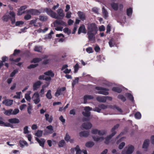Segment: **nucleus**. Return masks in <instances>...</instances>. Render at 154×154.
Returning a JSON list of instances; mask_svg holds the SVG:
<instances>
[{"instance_id": "nucleus-51", "label": "nucleus", "mask_w": 154, "mask_h": 154, "mask_svg": "<svg viewBox=\"0 0 154 154\" xmlns=\"http://www.w3.org/2000/svg\"><path fill=\"white\" fill-rule=\"evenodd\" d=\"M38 64H31L27 67V68L29 69L32 68H34L36 67L37 66H38Z\"/></svg>"}, {"instance_id": "nucleus-38", "label": "nucleus", "mask_w": 154, "mask_h": 154, "mask_svg": "<svg viewBox=\"0 0 154 154\" xmlns=\"http://www.w3.org/2000/svg\"><path fill=\"white\" fill-rule=\"evenodd\" d=\"M66 144L64 140H62L60 141L58 144L59 147H63Z\"/></svg>"}, {"instance_id": "nucleus-45", "label": "nucleus", "mask_w": 154, "mask_h": 154, "mask_svg": "<svg viewBox=\"0 0 154 154\" xmlns=\"http://www.w3.org/2000/svg\"><path fill=\"white\" fill-rule=\"evenodd\" d=\"M42 59L39 58H35L33 59L31 63H38L39 62L42 61Z\"/></svg>"}, {"instance_id": "nucleus-50", "label": "nucleus", "mask_w": 154, "mask_h": 154, "mask_svg": "<svg viewBox=\"0 0 154 154\" xmlns=\"http://www.w3.org/2000/svg\"><path fill=\"white\" fill-rule=\"evenodd\" d=\"M106 133V131L105 130H98V134L100 136H103Z\"/></svg>"}, {"instance_id": "nucleus-36", "label": "nucleus", "mask_w": 154, "mask_h": 154, "mask_svg": "<svg viewBox=\"0 0 154 154\" xmlns=\"http://www.w3.org/2000/svg\"><path fill=\"white\" fill-rule=\"evenodd\" d=\"M31 93V91H29L28 92V93L26 94H25V98L27 101L29 102H30V100L31 99V98L30 96V94Z\"/></svg>"}, {"instance_id": "nucleus-19", "label": "nucleus", "mask_w": 154, "mask_h": 154, "mask_svg": "<svg viewBox=\"0 0 154 154\" xmlns=\"http://www.w3.org/2000/svg\"><path fill=\"white\" fill-rule=\"evenodd\" d=\"M89 132L87 131H82L80 132L79 133L80 136L81 137H86L89 136Z\"/></svg>"}, {"instance_id": "nucleus-7", "label": "nucleus", "mask_w": 154, "mask_h": 154, "mask_svg": "<svg viewBox=\"0 0 154 154\" xmlns=\"http://www.w3.org/2000/svg\"><path fill=\"white\" fill-rule=\"evenodd\" d=\"M92 108L89 106H86L84 108L85 112H82V114L85 117H89L91 115L90 111L92 110Z\"/></svg>"}, {"instance_id": "nucleus-55", "label": "nucleus", "mask_w": 154, "mask_h": 154, "mask_svg": "<svg viewBox=\"0 0 154 154\" xmlns=\"http://www.w3.org/2000/svg\"><path fill=\"white\" fill-rule=\"evenodd\" d=\"M70 139V137L68 134V133H67L66 134V136L64 137V139L65 140L68 142L69 141Z\"/></svg>"}, {"instance_id": "nucleus-28", "label": "nucleus", "mask_w": 154, "mask_h": 154, "mask_svg": "<svg viewBox=\"0 0 154 154\" xmlns=\"http://www.w3.org/2000/svg\"><path fill=\"white\" fill-rule=\"evenodd\" d=\"M57 12L59 16L62 18H63L65 16V14L63 13V10L61 8L58 9Z\"/></svg>"}, {"instance_id": "nucleus-61", "label": "nucleus", "mask_w": 154, "mask_h": 154, "mask_svg": "<svg viewBox=\"0 0 154 154\" xmlns=\"http://www.w3.org/2000/svg\"><path fill=\"white\" fill-rule=\"evenodd\" d=\"M20 50L15 49L14 51V52L13 54V55L14 56H15L20 53Z\"/></svg>"}, {"instance_id": "nucleus-27", "label": "nucleus", "mask_w": 154, "mask_h": 154, "mask_svg": "<svg viewBox=\"0 0 154 154\" xmlns=\"http://www.w3.org/2000/svg\"><path fill=\"white\" fill-rule=\"evenodd\" d=\"M123 5L122 4H120L119 5L118 3H116V11L119 9L120 12H122L123 11Z\"/></svg>"}, {"instance_id": "nucleus-35", "label": "nucleus", "mask_w": 154, "mask_h": 154, "mask_svg": "<svg viewBox=\"0 0 154 154\" xmlns=\"http://www.w3.org/2000/svg\"><path fill=\"white\" fill-rule=\"evenodd\" d=\"M44 74L46 75L50 76L51 77H53L54 76V74L51 70H48L47 72H45Z\"/></svg>"}, {"instance_id": "nucleus-2", "label": "nucleus", "mask_w": 154, "mask_h": 154, "mask_svg": "<svg viewBox=\"0 0 154 154\" xmlns=\"http://www.w3.org/2000/svg\"><path fill=\"white\" fill-rule=\"evenodd\" d=\"M134 146L131 145L126 147L122 152V154H132L134 150Z\"/></svg>"}, {"instance_id": "nucleus-39", "label": "nucleus", "mask_w": 154, "mask_h": 154, "mask_svg": "<svg viewBox=\"0 0 154 154\" xmlns=\"http://www.w3.org/2000/svg\"><path fill=\"white\" fill-rule=\"evenodd\" d=\"M19 143L21 147L24 146V145L26 146H28V144L27 142L24 140H20L19 142Z\"/></svg>"}, {"instance_id": "nucleus-14", "label": "nucleus", "mask_w": 154, "mask_h": 154, "mask_svg": "<svg viewBox=\"0 0 154 154\" xmlns=\"http://www.w3.org/2000/svg\"><path fill=\"white\" fill-rule=\"evenodd\" d=\"M82 127L85 129H88L92 127V125L90 122H85L82 125Z\"/></svg>"}, {"instance_id": "nucleus-16", "label": "nucleus", "mask_w": 154, "mask_h": 154, "mask_svg": "<svg viewBox=\"0 0 154 154\" xmlns=\"http://www.w3.org/2000/svg\"><path fill=\"white\" fill-rule=\"evenodd\" d=\"M13 100L9 99L4 100L2 102V103L5 104L6 106H11L13 103Z\"/></svg>"}, {"instance_id": "nucleus-5", "label": "nucleus", "mask_w": 154, "mask_h": 154, "mask_svg": "<svg viewBox=\"0 0 154 154\" xmlns=\"http://www.w3.org/2000/svg\"><path fill=\"white\" fill-rule=\"evenodd\" d=\"M116 125H114L113 127L111 129V131L112 132V134L107 136L105 138V143L106 144H108L111 138L115 135L116 134Z\"/></svg>"}, {"instance_id": "nucleus-3", "label": "nucleus", "mask_w": 154, "mask_h": 154, "mask_svg": "<svg viewBox=\"0 0 154 154\" xmlns=\"http://www.w3.org/2000/svg\"><path fill=\"white\" fill-rule=\"evenodd\" d=\"M44 11L46 12L48 15L51 16L52 18L56 19L60 18H59L57 14L56 13L54 12L49 8H46L44 9Z\"/></svg>"}, {"instance_id": "nucleus-41", "label": "nucleus", "mask_w": 154, "mask_h": 154, "mask_svg": "<svg viewBox=\"0 0 154 154\" xmlns=\"http://www.w3.org/2000/svg\"><path fill=\"white\" fill-rule=\"evenodd\" d=\"M13 110L11 109L5 110V111L4 112V114L7 116H9L12 114V112Z\"/></svg>"}, {"instance_id": "nucleus-20", "label": "nucleus", "mask_w": 154, "mask_h": 154, "mask_svg": "<svg viewBox=\"0 0 154 154\" xmlns=\"http://www.w3.org/2000/svg\"><path fill=\"white\" fill-rule=\"evenodd\" d=\"M0 125H2V126L7 127H10L11 128H13V125L8 122H5L1 120H0Z\"/></svg>"}, {"instance_id": "nucleus-58", "label": "nucleus", "mask_w": 154, "mask_h": 154, "mask_svg": "<svg viewBox=\"0 0 154 154\" xmlns=\"http://www.w3.org/2000/svg\"><path fill=\"white\" fill-rule=\"evenodd\" d=\"M125 145V143L124 142H122L119 145V149H122Z\"/></svg>"}, {"instance_id": "nucleus-13", "label": "nucleus", "mask_w": 154, "mask_h": 154, "mask_svg": "<svg viewBox=\"0 0 154 154\" xmlns=\"http://www.w3.org/2000/svg\"><path fill=\"white\" fill-rule=\"evenodd\" d=\"M96 34L95 32L88 31V35L89 40L90 41L94 40L95 38V35Z\"/></svg>"}, {"instance_id": "nucleus-42", "label": "nucleus", "mask_w": 154, "mask_h": 154, "mask_svg": "<svg viewBox=\"0 0 154 154\" xmlns=\"http://www.w3.org/2000/svg\"><path fill=\"white\" fill-rule=\"evenodd\" d=\"M42 134L43 131H42L38 130L35 134V135L38 137H40L42 136Z\"/></svg>"}, {"instance_id": "nucleus-56", "label": "nucleus", "mask_w": 154, "mask_h": 154, "mask_svg": "<svg viewBox=\"0 0 154 154\" xmlns=\"http://www.w3.org/2000/svg\"><path fill=\"white\" fill-rule=\"evenodd\" d=\"M79 67V66L78 63H76L74 66V72L76 73L78 71Z\"/></svg>"}, {"instance_id": "nucleus-9", "label": "nucleus", "mask_w": 154, "mask_h": 154, "mask_svg": "<svg viewBox=\"0 0 154 154\" xmlns=\"http://www.w3.org/2000/svg\"><path fill=\"white\" fill-rule=\"evenodd\" d=\"M66 89L65 87H63L61 88H58L55 94V96L56 97H58L61 94H63V92Z\"/></svg>"}, {"instance_id": "nucleus-23", "label": "nucleus", "mask_w": 154, "mask_h": 154, "mask_svg": "<svg viewBox=\"0 0 154 154\" xmlns=\"http://www.w3.org/2000/svg\"><path fill=\"white\" fill-rule=\"evenodd\" d=\"M124 87L122 85H119L118 84H116V92L118 93H120L122 91Z\"/></svg>"}, {"instance_id": "nucleus-17", "label": "nucleus", "mask_w": 154, "mask_h": 154, "mask_svg": "<svg viewBox=\"0 0 154 154\" xmlns=\"http://www.w3.org/2000/svg\"><path fill=\"white\" fill-rule=\"evenodd\" d=\"M35 140L39 143L40 146L42 147H44V145L45 141L44 138H41V140L36 137L35 138Z\"/></svg>"}, {"instance_id": "nucleus-4", "label": "nucleus", "mask_w": 154, "mask_h": 154, "mask_svg": "<svg viewBox=\"0 0 154 154\" xmlns=\"http://www.w3.org/2000/svg\"><path fill=\"white\" fill-rule=\"evenodd\" d=\"M88 32L97 33L98 31L97 25L95 23H91L88 25Z\"/></svg>"}, {"instance_id": "nucleus-43", "label": "nucleus", "mask_w": 154, "mask_h": 154, "mask_svg": "<svg viewBox=\"0 0 154 154\" xmlns=\"http://www.w3.org/2000/svg\"><path fill=\"white\" fill-rule=\"evenodd\" d=\"M51 91L50 90H49L46 94L47 98L49 99H51L52 98V95L51 93Z\"/></svg>"}, {"instance_id": "nucleus-31", "label": "nucleus", "mask_w": 154, "mask_h": 154, "mask_svg": "<svg viewBox=\"0 0 154 154\" xmlns=\"http://www.w3.org/2000/svg\"><path fill=\"white\" fill-rule=\"evenodd\" d=\"M55 23L63 26H64L66 24V23L61 20H57L55 21L54 24Z\"/></svg>"}, {"instance_id": "nucleus-22", "label": "nucleus", "mask_w": 154, "mask_h": 154, "mask_svg": "<svg viewBox=\"0 0 154 154\" xmlns=\"http://www.w3.org/2000/svg\"><path fill=\"white\" fill-rule=\"evenodd\" d=\"M92 137L94 140L97 142L99 141H102L104 139V138L103 137H98L97 136H92Z\"/></svg>"}, {"instance_id": "nucleus-52", "label": "nucleus", "mask_w": 154, "mask_h": 154, "mask_svg": "<svg viewBox=\"0 0 154 154\" xmlns=\"http://www.w3.org/2000/svg\"><path fill=\"white\" fill-rule=\"evenodd\" d=\"M24 24V22L22 21H17L15 23V26H21L20 25Z\"/></svg>"}, {"instance_id": "nucleus-48", "label": "nucleus", "mask_w": 154, "mask_h": 154, "mask_svg": "<svg viewBox=\"0 0 154 154\" xmlns=\"http://www.w3.org/2000/svg\"><path fill=\"white\" fill-rule=\"evenodd\" d=\"M98 107L100 108V109H105L107 108L108 105H105L103 104H100L98 105Z\"/></svg>"}, {"instance_id": "nucleus-62", "label": "nucleus", "mask_w": 154, "mask_h": 154, "mask_svg": "<svg viewBox=\"0 0 154 154\" xmlns=\"http://www.w3.org/2000/svg\"><path fill=\"white\" fill-rule=\"evenodd\" d=\"M28 126H25L23 129V133L25 134H26L29 132V131L28 130Z\"/></svg>"}, {"instance_id": "nucleus-60", "label": "nucleus", "mask_w": 154, "mask_h": 154, "mask_svg": "<svg viewBox=\"0 0 154 154\" xmlns=\"http://www.w3.org/2000/svg\"><path fill=\"white\" fill-rule=\"evenodd\" d=\"M86 51L89 53H92L93 52V49L91 47H88L86 49Z\"/></svg>"}, {"instance_id": "nucleus-49", "label": "nucleus", "mask_w": 154, "mask_h": 154, "mask_svg": "<svg viewBox=\"0 0 154 154\" xmlns=\"http://www.w3.org/2000/svg\"><path fill=\"white\" fill-rule=\"evenodd\" d=\"M141 114L139 112H136L134 114V116L137 119H140L141 118Z\"/></svg>"}, {"instance_id": "nucleus-11", "label": "nucleus", "mask_w": 154, "mask_h": 154, "mask_svg": "<svg viewBox=\"0 0 154 154\" xmlns=\"http://www.w3.org/2000/svg\"><path fill=\"white\" fill-rule=\"evenodd\" d=\"M77 14L79 19L82 20L84 21L86 19V16L85 13L81 11H78Z\"/></svg>"}, {"instance_id": "nucleus-57", "label": "nucleus", "mask_w": 154, "mask_h": 154, "mask_svg": "<svg viewBox=\"0 0 154 154\" xmlns=\"http://www.w3.org/2000/svg\"><path fill=\"white\" fill-rule=\"evenodd\" d=\"M31 18V15L29 14H27L24 17V19L26 20H28Z\"/></svg>"}, {"instance_id": "nucleus-30", "label": "nucleus", "mask_w": 154, "mask_h": 154, "mask_svg": "<svg viewBox=\"0 0 154 154\" xmlns=\"http://www.w3.org/2000/svg\"><path fill=\"white\" fill-rule=\"evenodd\" d=\"M94 145V143L91 141L87 142L85 144V146L88 148H91Z\"/></svg>"}, {"instance_id": "nucleus-21", "label": "nucleus", "mask_w": 154, "mask_h": 154, "mask_svg": "<svg viewBox=\"0 0 154 154\" xmlns=\"http://www.w3.org/2000/svg\"><path fill=\"white\" fill-rule=\"evenodd\" d=\"M93 98V96L91 95H85L84 97V103H86L88 100H92Z\"/></svg>"}, {"instance_id": "nucleus-53", "label": "nucleus", "mask_w": 154, "mask_h": 154, "mask_svg": "<svg viewBox=\"0 0 154 154\" xmlns=\"http://www.w3.org/2000/svg\"><path fill=\"white\" fill-rule=\"evenodd\" d=\"M25 12H26L24 10L20 8L18 10L17 14L18 15H22Z\"/></svg>"}, {"instance_id": "nucleus-44", "label": "nucleus", "mask_w": 154, "mask_h": 154, "mask_svg": "<svg viewBox=\"0 0 154 154\" xmlns=\"http://www.w3.org/2000/svg\"><path fill=\"white\" fill-rule=\"evenodd\" d=\"M39 19L40 20L44 22L47 20L48 17L46 16L40 15L39 17Z\"/></svg>"}, {"instance_id": "nucleus-15", "label": "nucleus", "mask_w": 154, "mask_h": 154, "mask_svg": "<svg viewBox=\"0 0 154 154\" xmlns=\"http://www.w3.org/2000/svg\"><path fill=\"white\" fill-rule=\"evenodd\" d=\"M42 84V82L39 81H38L35 83L33 85V90L34 91L37 90Z\"/></svg>"}, {"instance_id": "nucleus-26", "label": "nucleus", "mask_w": 154, "mask_h": 154, "mask_svg": "<svg viewBox=\"0 0 154 154\" xmlns=\"http://www.w3.org/2000/svg\"><path fill=\"white\" fill-rule=\"evenodd\" d=\"M125 95L126 97L128 99L131 100L132 102H133L134 101V97L131 94L127 93H126Z\"/></svg>"}, {"instance_id": "nucleus-6", "label": "nucleus", "mask_w": 154, "mask_h": 154, "mask_svg": "<svg viewBox=\"0 0 154 154\" xmlns=\"http://www.w3.org/2000/svg\"><path fill=\"white\" fill-rule=\"evenodd\" d=\"M32 99L35 104H38L40 101V97L38 92L34 94Z\"/></svg>"}, {"instance_id": "nucleus-32", "label": "nucleus", "mask_w": 154, "mask_h": 154, "mask_svg": "<svg viewBox=\"0 0 154 154\" xmlns=\"http://www.w3.org/2000/svg\"><path fill=\"white\" fill-rule=\"evenodd\" d=\"M118 98L121 100L123 102H124L126 100V97L122 94H119L117 96Z\"/></svg>"}, {"instance_id": "nucleus-54", "label": "nucleus", "mask_w": 154, "mask_h": 154, "mask_svg": "<svg viewBox=\"0 0 154 154\" xmlns=\"http://www.w3.org/2000/svg\"><path fill=\"white\" fill-rule=\"evenodd\" d=\"M18 72V69H16L13 70V71L11 73L10 76L11 77H14L15 74Z\"/></svg>"}, {"instance_id": "nucleus-12", "label": "nucleus", "mask_w": 154, "mask_h": 154, "mask_svg": "<svg viewBox=\"0 0 154 154\" xmlns=\"http://www.w3.org/2000/svg\"><path fill=\"white\" fill-rule=\"evenodd\" d=\"M81 32L85 34L86 33V28L84 24H82L80 26L78 29V34H80Z\"/></svg>"}, {"instance_id": "nucleus-59", "label": "nucleus", "mask_w": 154, "mask_h": 154, "mask_svg": "<svg viewBox=\"0 0 154 154\" xmlns=\"http://www.w3.org/2000/svg\"><path fill=\"white\" fill-rule=\"evenodd\" d=\"M19 112V110L18 109H15L12 112V115H16Z\"/></svg>"}, {"instance_id": "nucleus-29", "label": "nucleus", "mask_w": 154, "mask_h": 154, "mask_svg": "<svg viewBox=\"0 0 154 154\" xmlns=\"http://www.w3.org/2000/svg\"><path fill=\"white\" fill-rule=\"evenodd\" d=\"M102 13L103 17L105 19H106L108 17V13L107 11L105 8L104 7L102 8Z\"/></svg>"}, {"instance_id": "nucleus-34", "label": "nucleus", "mask_w": 154, "mask_h": 154, "mask_svg": "<svg viewBox=\"0 0 154 154\" xmlns=\"http://www.w3.org/2000/svg\"><path fill=\"white\" fill-rule=\"evenodd\" d=\"M42 50V47L41 46H36L35 47L34 51L38 52H41Z\"/></svg>"}, {"instance_id": "nucleus-24", "label": "nucleus", "mask_w": 154, "mask_h": 154, "mask_svg": "<svg viewBox=\"0 0 154 154\" xmlns=\"http://www.w3.org/2000/svg\"><path fill=\"white\" fill-rule=\"evenodd\" d=\"M97 100L100 102L105 103L106 102V96H99L97 97Z\"/></svg>"}, {"instance_id": "nucleus-63", "label": "nucleus", "mask_w": 154, "mask_h": 154, "mask_svg": "<svg viewBox=\"0 0 154 154\" xmlns=\"http://www.w3.org/2000/svg\"><path fill=\"white\" fill-rule=\"evenodd\" d=\"M91 132L92 134H96L98 133V130L97 129H94L91 130Z\"/></svg>"}, {"instance_id": "nucleus-33", "label": "nucleus", "mask_w": 154, "mask_h": 154, "mask_svg": "<svg viewBox=\"0 0 154 154\" xmlns=\"http://www.w3.org/2000/svg\"><path fill=\"white\" fill-rule=\"evenodd\" d=\"M109 44L110 47H113L116 44V42L115 39L112 38L109 40Z\"/></svg>"}, {"instance_id": "nucleus-37", "label": "nucleus", "mask_w": 154, "mask_h": 154, "mask_svg": "<svg viewBox=\"0 0 154 154\" xmlns=\"http://www.w3.org/2000/svg\"><path fill=\"white\" fill-rule=\"evenodd\" d=\"M133 12L132 9L131 8H129L127 9V14L128 16H131Z\"/></svg>"}, {"instance_id": "nucleus-1", "label": "nucleus", "mask_w": 154, "mask_h": 154, "mask_svg": "<svg viewBox=\"0 0 154 154\" xmlns=\"http://www.w3.org/2000/svg\"><path fill=\"white\" fill-rule=\"evenodd\" d=\"M95 89L99 91L97 92H96V93L105 95H108L109 94L108 92L109 89L108 88L101 87L97 86L95 88Z\"/></svg>"}, {"instance_id": "nucleus-18", "label": "nucleus", "mask_w": 154, "mask_h": 154, "mask_svg": "<svg viewBox=\"0 0 154 154\" xmlns=\"http://www.w3.org/2000/svg\"><path fill=\"white\" fill-rule=\"evenodd\" d=\"M8 122L11 124H18L20 122V120L16 118H13L9 119Z\"/></svg>"}, {"instance_id": "nucleus-10", "label": "nucleus", "mask_w": 154, "mask_h": 154, "mask_svg": "<svg viewBox=\"0 0 154 154\" xmlns=\"http://www.w3.org/2000/svg\"><path fill=\"white\" fill-rule=\"evenodd\" d=\"M9 15L11 16L10 19L11 21V24L12 25L14 24L15 23V13L14 11H10Z\"/></svg>"}, {"instance_id": "nucleus-25", "label": "nucleus", "mask_w": 154, "mask_h": 154, "mask_svg": "<svg viewBox=\"0 0 154 154\" xmlns=\"http://www.w3.org/2000/svg\"><path fill=\"white\" fill-rule=\"evenodd\" d=\"M149 140L148 139H146L143 143V149H147L149 146Z\"/></svg>"}, {"instance_id": "nucleus-46", "label": "nucleus", "mask_w": 154, "mask_h": 154, "mask_svg": "<svg viewBox=\"0 0 154 154\" xmlns=\"http://www.w3.org/2000/svg\"><path fill=\"white\" fill-rule=\"evenodd\" d=\"M10 16L9 15H6L4 16L3 17L2 19L4 21L7 22L9 19H10Z\"/></svg>"}, {"instance_id": "nucleus-64", "label": "nucleus", "mask_w": 154, "mask_h": 154, "mask_svg": "<svg viewBox=\"0 0 154 154\" xmlns=\"http://www.w3.org/2000/svg\"><path fill=\"white\" fill-rule=\"evenodd\" d=\"M111 31V26L109 24L106 27V33H109Z\"/></svg>"}, {"instance_id": "nucleus-8", "label": "nucleus", "mask_w": 154, "mask_h": 154, "mask_svg": "<svg viewBox=\"0 0 154 154\" xmlns=\"http://www.w3.org/2000/svg\"><path fill=\"white\" fill-rule=\"evenodd\" d=\"M25 12L27 14H30L32 15H36L39 14L40 13L38 10L34 9H30L26 10Z\"/></svg>"}, {"instance_id": "nucleus-40", "label": "nucleus", "mask_w": 154, "mask_h": 154, "mask_svg": "<svg viewBox=\"0 0 154 154\" xmlns=\"http://www.w3.org/2000/svg\"><path fill=\"white\" fill-rule=\"evenodd\" d=\"M46 128L50 130L48 131H47V134H52L53 133V129L52 125H48L47 127Z\"/></svg>"}, {"instance_id": "nucleus-47", "label": "nucleus", "mask_w": 154, "mask_h": 154, "mask_svg": "<svg viewBox=\"0 0 154 154\" xmlns=\"http://www.w3.org/2000/svg\"><path fill=\"white\" fill-rule=\"evenodd\" d=\"M37 22V20H32L29 21V24L30 25H33V26H37V25L35 24Z\"/></svg>"}]
</instances>
